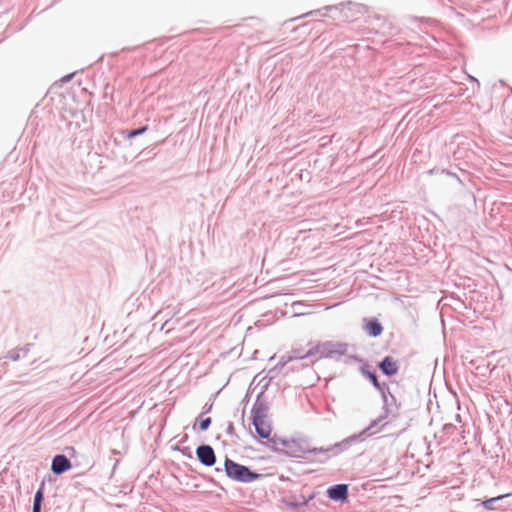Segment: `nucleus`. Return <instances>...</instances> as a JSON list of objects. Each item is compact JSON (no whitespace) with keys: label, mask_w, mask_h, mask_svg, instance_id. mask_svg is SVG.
I'll use <instances>...</instances> for the list:
<instances>
[{"label":"nucleus","mask_w":512,"mask_h":512,"mask_svg":"<svg viewBox=\"0 0 512 512\" xmlns=\"http://www.w3.org/2000/svg\"><path fill=\"white\" fill-rule=\"evenodd\" d=\"M505 496H506V495H500V496H497V497L491 498V499H489V500H486V501H484V502H483V505H484V507H486V508H490V504H491L492 502H494V501H496V500H499V499H502V498H504Z\"/></svg>","instance_id":"nucleus-12"},{"label":"nucleus","mask_w":512,"mask_h":512,"mask_svg":"<svg viewBox=\"0 0 512 512\" xmlns=\"http://www.w3.org/2000/svg\"><path fill=\"white\" fill-rule=\"evenodd\" d=\"M51 468L55 474H61L71 468V463L64 455H57L52 461Z\"/></svg>","instance_id":"nucleus-6"},{"label":"nucleus","mask_w":512,"mask_h":512,"mask_svg":"<svg viewBox=\"0 0 512 512\" xmlns=\"http://www.w3.org/2000/svg\"><path fill=\"white\" fill-rule=\"evenodd\" d=\"M327 494L335 501H346L348 499V487L345 484H338L328 488Z\"/></svg>","instance_id":"nucleus-5"},{"label":"nucleus","mask_w":512,"mask_h":512,"mask_svg":"<svg viewBox=\"0 0 512 512\" xmlns=\"http://www.w3.org/2000/svg\"><path fill=\"white\" fill-rule=\"evenodd\" d=\"M369 378L372 381V383L374 384V386L379 388V383H378L377 377L374 374H369Z\"/></svg>","instance_id":"nucleus-13"},{"label":"nucleus","mask_w":512,"mask_h":512,"mask_svg":"<svg viewBox=\"0 0 512 512\" xmlns=\"http://www.w3.org/2000/svg\"><path fill=\"white\" fill-rule=\"evenodd\" d=\"M196 454L202 464L212 466L215 463V454L211 446L203 445L197 448Z\"/></svg>","instance_id":"nucleus-4"},{"label":"nucleus","mask_w":512,"mask_h":512,"mask_svg":"<svg viewBox=\"0 0 512 512\" xmlns=\"http://www.w3.org/2000/svg\"><path fill=\"white\" fill-rule=\"evenodd\" d=\"M41 508H33V512H40Z\"/></svg>","instance_id":"nucleus-14"},{"label":"nucleus","mask_w":512,"mask_h":512,"mask_svg":"<svg viewBox=\"0 0 512 512\" xmlns=\"http://www.w3.org/2000/svg\"><path fill=\"white\" fill-rule=\"evenodd\" d=\"M279 443L285 449L286 453L294 457H301L305 449L301 447L299 441L295 439H281Z\"/></svg>","instance_id":"nucleus-3"},{"label":"nucleus","mask_w":512,"mask_h":512,"mask_svg":"<svg viewBox=\"0 0 512 512\" xmlns=\"http://www.w3.org/2000/svg\"><path fill=\"white\" fill-rule=\"evenodd\" d=\"M147 131V126H143L139 129H135V130H131L129 133H128V138H133V137H136L138 135H141L143 134L144 132Z\"/></svg>","instance_id":"nucleus-10"},{"label":"nucleus","mask_w":512,"mask_h":512,"mask_svg":"<svg viewBox=\"0 0 512 512\" xmlns=\"http://www.w3.org/2000/svg\"><path fill=\"white\" fill-rule=\"evenodd\" d=\"M365 330L369 335L376 337L382 333L383 328L376 320H369L365 325Z\"/></svg>","instance_id":"nucleus-8"},{"label":"nucleus","mask_w":512,"mask_h":512,"mask_svg":"<svg viewBox=\"0 0 512 512\" xmlns=\"http://www.w3.org/2000/svg\"><path fill=\"white\" fill-rule=\"evenodd\" d=\"M210 424H211V418L210 417L205 418V419H201L199 421V429L201 431H205V430H207L209 428Z\"/></svg>","instance_id":"nucleus-11"},{"label":"nucleus","mask_w":512,"mask_h":512,"mask_svg":"<svg viewBox=\"0 0 512 512\" xmlns=\"http://www.w3.org/2000/svg\"><path fill=\"white\" fill-rule=\"evenodd\" d=\"M43 501V491L42 489L38 490L34 496L33 508H41V503Z\"/></svg>","instance_id":"nucleus-9"},{"label":"nucleus","mask_w":512,"mask_h":512,"mask_svg":"<svg viewBox=\"0 0 512 512\" xmlns=\"http://www.w3.org/2000/svg\"><path fill=\"white\" fill-rule=\"evenodd\" d=\"M252 421L256 433L263 439H269L272 433V427L268 421L267 413L263 408H254L252 410Z\"/></svg>","instance_id":"nucleus-2"},{"label":"nucleus","mask_w":512,"mask_h":512,"mask_svg":"<svg viewBox=\"0 0 512 512\" xmlns=\"http://www.w3.org/2000/svg\"><path fill=\"white\" fill-rule=\"evenodd\" d=\"M380 368L386 375H394L398 370L396 362L391 357L384 358Z\"/></svg>","instance_id":"nucleus-7"},{"label":"nucleus","mask_w":512,"mask_h":512,"mask_svg":"<svg viewBox=\"0 0 512 512\" xmlns=\"http://www.w3.org/2000/svg\"><path fill=\"white\" fill-rule=\"evenodd\" d=\"M225 471L231 479L240 482H252L259 477L258 474L251 472L246 466L229 459L225 461Z\"/></svg>","instance_id":"nucleus-1"}]
</instances>
